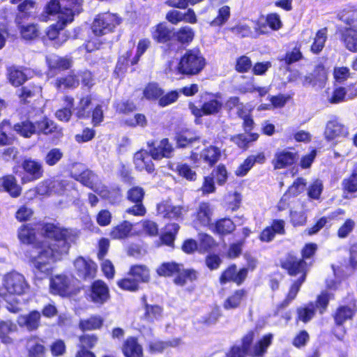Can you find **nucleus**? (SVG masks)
<instances>
[{"label": "nucleus", "instance_id": "obj_55", "mask_svg": "<svg viewBox=\"0 0 357 357\" xmlns=\"http://www.w3.org/2000/svg\"><path fill=\"white\" fill-rule=\"evenodd\" d=\"M303 59L301 52V45L297 43L291 50L287 51L284 56L279 57L278 60L283 62L286 66H289L291 64L298 62Z\"/></svg>", "mask_w": 357, "mask_h": 357}, {"label": "nucleus", "instance_id": "obj_36", "mask_svg": "<svg viewBox=\"0 0 357 357\" xmlns=\"http://www.w3.org/2000/svg\"><path fill=\"white\" fill-rule=\"evenodd\" d=\"M324 135L328 141H331L340 137H346L348 131L345 126L335 117L327 122Z\"/></svg>", "mask_w": 357, "mask_h": 357}, {"label": "nucleus", "instance_id": "obj_30", "mask_svg": "<svg viewBox=\"0 0 357 357\" xmlns=\"http://www.w3.org/2000/svg\"><path fill=\"white\" fill-rule=\"evenodd\" d=\"M36 135H50L54 138H59L63 136V129L46 116L36 121Z\"/></svg>", "mask_w": 357, "mask_h": 357}, {"label": "nucleus", "instance_id": "obj_2", "mask_svg": "<svg viewBox=\"0 0 357 357\" xmlns=\"http://www.w3.org/2000/svg\"><path fill=\"white\" fill-rule=\"evenodd\" d=\"M150 33L154 43L160 45L164 57H170L185 49L195 38V31L191 26L185 25L175 29L165 22H160L152 26Z\"/></svg>", "mask_w": 357, "mask_h": 357}, {"label": "nucleus", "instance_id": "obj_45", "mask_svg": "<svg viewBox=\"0 0 357 357\" xmlns=\"http://www.w3.org/2000/svg\"><path fill=\"white\" fill-rule=\"evenodd\" d=\"M79 79L77 74L71 72L56 79L54 86L57 90H73L78 87Z\"/></svg>", "mask_w": 357, "mask_h": 357}, {"label": "nucleus", "instance_id": "obj_10", "mask_svg": "<svg viewBox=\"0 0 357 357\" xmlns=\"http://www.w3.org/2000/svg\"><path fill=\"white\" fill-rule=\"evenodd\" d=\"M49 289L51 294L61 298H70L80 291V288L76 286L73 278L64 273L50 277Z\"/></svg>", "mask_w": 357, "mask_h": 357}, {"label": "nucleus", "instance_id": "obj_50", "mask_svg": "<svg viewBox=\"0 0 357 357\" xmlns=\"http://www.w3.org/2000/svg\"><path fill=\"white\" fill-rule=\"evenodd\" d=\"M132 55V50H128L121 55H119L117 58L116 66L114 70V73L117 77H123L128 70V68L132 60L131 56Z\"/></svg>", "mask_w": 357, "mask_h": 357}, {"label": "nucleus", "instance_id": "obj_32", "mask_svg": "<svg viewBox=\"0 0 357 357\" xmlns=\"http://www.w3.org/2000/svg\"><path fill=\"white\" fill-rule=\"evenodd\" d=\"M236 225L229 217L220 218L213 221L209 229L214 234L225 237L232 234L236 230Z\"/></svg>", "mask_w": 357, "mask_h": 357}, {"label": "nucleus", "instance_id": "obj_48", "mask_svg": "<svg viewBox=\"0 0 357 357\" xmlns=\"http://www.w3.org/2000/svg\"><path fill=\"white\" fill-rule=\"evenodd\" d=\"M200 156L209 167H213L221 157V151L218 146L210 145L202 149Z\"/></svg>", "mask_w": 357, "mask_h": 357}, {"label": "nucleus", "instance_id": "obj_1", "mask_svg": "<svg viewBox=\"0 0 357 357\" xmlns=\"http://www.w3.org/2000/svg\"><path fill=\"white\" fill-rule=\"evenodd\" d=\"M17 236L21 244L29 245L24 255L34 278L43 280L50 276L53 271L50 265L52 250L46 241L37 239L36 229L33 225L22 224L17 229Z\"/></svg>", "mask_w": 357, "mask_h": 357}, {"label": "nucleus", "instance_id": "obj_13", "mask_svg": "<svg viewBox=\"0 0 357 357\" xmlns=\"http://www.w3.org/2000/svg\"><path fill=\"white\" fill-rule=\"evenodd\" d=\"M2 287L5 289L6 294L22 296L26 293L29 286L22 274L12 271L4 275Z\"/></svg>", "mask_w": 357, "mask_h": 357}, {"label": "nucleus", "instance_id": "obj_18", "mask_svg": "<svg viewBox=\"0 0 357 357\" xmlns=\"http://www.w3.org/2000/svg\"><path fill=\"white\" fill-rule=\"evenodd\" d=\"M75 357H97L93 349L99 342V336L95 333H82L77 337Z\"/></svg>", "mask_w": 357, "mask_h": 357}, {"label": "nucleus", "instance_id": "obj_33", "mask_svg": "<svg viewBox=\"0 0 357 357\" xmlns=\"http://www.w3.org/2000/svg\"><path fill=\"white\" fill-rule=\"evenodd\" d=\"M27 68L22 66H10L7 68V79L14 87H20L28 80Z\"/></svg>", "mask_w": 357, "mask_h": 357}, {"label": "nucleus", "instance_id": "obj_40", "mask_svg": "<svg viewBox=\"0 0 357 357\" xmlns=\"http://www.w3.org/2000/svg\"><path fill=\"white\" fill-rule=\"evenodd\" d=\"M282 22L277 13H268L265 17V22H256V31L259 34H265L268 26L272 31H278L282 27Z\"/></svg>", "mask_w": 357, "mask_h": 357}, {"label": "nucleus", "instance_id": "obj_28", "mask_svg": "<svg viewBox=\"0 0 357 357\" xmlns=\"http://www.w3.org/2000/svg\"><path fill=\"white\" fill-rule=\"evenodd\" d=\"M0 192H4L12 198H17L22 193V188L17 183L16 175L8 174L0 177Z\"/></svg>", "mask_w": 357, "mask_h": 357}, {"label": "nucleus", "instance_id": "obj_59", "mask_svg": "<svg viewBox=\"0 0 357 357\" xmlns=\"http://www.w3.org/2000/svg\"><path fill=\"white\" fill-rule=\"evenodd\" d=\"M158 210L164 218L169 220L182 219L183 208L181 206L162 204L158 207Z\"/></svg>", "mask_w": 357, "mask_h": 357}, {"label": "nucleus", "instance_id": "obj_7", "mask_svg": "<svg viewBox=\"0 0 357 357\" xmlns=\"http://www.w3.org/2000/svg\"><path fill=\"white\" fill-rule=\"evenodd\" d=\"M337 19L347 26L339 29L340 40L345 48L351 52H357V15L350 10H342Z\"/></svg>", "mask_w": 357, "mask_h": 357}, {"label": "nucleus", "instance_id": "obj_3", "mask_svg": "<svg viewBox=\"0 0 357 357\" xmlns=\"http://www.w3.org/2000/svg\"><path fill=\"white\" fill-rule=\"evenodd\" d=\"M40 226L43 236L53 242L52 244L47 242L52 250L50 258V265L52 266V261L56 255L68 252L75 234L72 229L61 227L59 223L43 222Z\"/></svg>", "mask_w": 357, "mask_h": 357}, {"label": "nucleus", "instance_id": "obj_39", "mask_svg": "<svg viewBox=\"0 0 357 357\" xmlns=\"http://www.w3.org/2000/svg\"><path fill=\"white\" fill-rule=\"evenodd\" d=\"M248 290L245 288H238L234 290L223 301L222 306L226 310L238 308L248 296Z\"/></svg>", "mask_w": 357, "mask_h": 357}, {"label": "nucleus", "instance_id": "obj_23", "mask_svg": "<svg viewBox=\"0 0 357 357\" xmlns=\"http://www.w3.org/2000/svg\"><path fill=\"white\" fill-rule=\"evenodd\" d=\"M285 222L282 219H274L271 225L264 227L259 233L258 238L262 243H270L274 240L276 235H284Z\"/></svg>", "mask_w": 357, "mask_h": 357}, {"label": "nucleus", "instance_id": "obj_54", "mask_svg": "<svg viewBox=\"0 0 357 357\" xmlns=\"http://www.w3.org/2000/svg\"><path fill=\"white\" fill-rule=\"evenodd\" d=\"M164 93V89L155 82L147 83L143 89V98L149 101H156Z\"/></svg>", "mask_w": 357, "mask_h": 357}, {"label": "nucleus", "instance_id": "obj_15", "mask_svg": "<svg viewBox=\"0 0 357 357\" xmlns=\"http://www.w3.org/2000/svg\"><path fill=\"white\" fill-rule=\"evenodd\" d=\"M144 196L145 190L142 187L135 185L129 188L126 192V199L134 205L128 208L126 212L135 216H144L146 213L143 204Z\"/></svg>", "mask_w": 357, "mask_h": 357}, {"label": "nucleus", "instance_id": "obj_17", "mask_svg": "<svg viewBox=\"0 0 357 357\" xmlns=\"http://www.w3.org/2000/svg\"><path fill=\"white\" fill-rule=\"evenodd\" d=\"M73 265L75 273L81 281H89L96 276L97 264L89 258L79 256L74 260Z\"/></svg>", "mask_w": 357, "mask_h": 357}, {"label": "nucleus", "instance_id": "obj_47", "mask_svg": "<svg viewBox=\"0 0 357 357\" xmlns=\"http://www.w3.org/2000/svg\"><path fill=\"white\" fill-rule=\"evenodd\" d=\"M133 225L128 220H123L117 225L113 227L109 232L112 239L121 240L127 238L131 233Z\"/></svg>", "mask_w": 357, "mask_h": 357}, {"label": "nucleus", "instance_id": "obj_61", "mask_svg": "<svg viewBox=\"0 0 357 357\" xmlns=\"http://www.w3.org/2000/svg\"><path fill=\"white\" fill-rule=\"evenodd\" d=\"M198 139L192 136L188 130H181L176 132L174 141L177 148H185Z\"/></svg>", "mask_w": 357, "mask_h": 357}, {"label": "nucleus", "instance_id": "obj_46", "mask_svg": "<svg viewBox=\"0 0 357 357\" xmlns=\"http://www.w3.org/2000/svg\"><path fill=\"white\" fill-rule=\"evenodd\" d=\"M341 187L345 195H353L357 192V162L354 165L349 175L342 180Z\"/></svg>", "mask_w": 357, "mask_h": 357}, {"label": "nucleus", "instance_id": "obj_49", "mask_svg": "<svg viewBox=\"0 0 357 357\" xmlns=\"http://www.w3.org/2000/svg\"><path fill=\"white\" fill-rule=\"evenodd\" d=\"M316 315L312 301L296 308V322L309 323Z\"/></svg>", "mask_w": 357, "mask_h": 357}, {"label": "nucleus", "instance_id": "obj_52", "mask_svg": "<svg viewBox=\"0 0 357 357\" xmlns=\"http://www.w3.org/2000/svg\"><path fill=\"white\" fill-rule=\"evenodd\" d=\"M12 130L13 127L9 119H4L0 122V147L13 144L15 138L11 135Z\"/></svg>", "mask_w": 357, "mask_h": 357}, {"label": "nucleus", "instance_id": "obj_64", "mask_svg": "<svg viewBox=\"0 0 357 357\" xmlns=\"http://www.w3.org/2000/svg\"><path fill=\"white\" fill-rule=\"evenodd\" d=\"M230 16V7L227 5L223 6L218 9L216 17L210 22L209 24L213 27H221L229 20Z\"/></svg>", "mask_w": 357, "mask_h": 357}, {"label": "nucleus", "instance_id": "obj_56", "mask_svg": "<svg viewBox=\"0 0 357 357\" xmlns=\"http://www.w3.org/2000/svg\"><path fill=\"white\" fill-rule=\"evenodd\" d=\"M198 245L201 252H210L218 246L215 239L205 232L198 233Z\"/></svg>", "mask_w": 357, "mask_h": 357}, {"label": "nucleus", "instance_id": "obj_24", "mask_svg": "<svg viewBox=\"0 0 357 357\" xmlns=\"http://www.w3.org/2000/svg\"><path fill=\"white\" fill-rule=\"evenodd\" d=\"M89 297L92 302L102 305L110 298L109 289L107 284L101 280H94L89 287Z\"/></svg>", "mask_w": 357, "mask_h": 357}, {"label": "nucleus", "instance_id": "obj_34", "mask_svg": "<svg viewBox=\"0 0 357 357\" xmlns=\"http://www.w3.org/2000/svg\"><path fill=\"white\" fill-rule=\"evenodd\" d=\"M41 91L42 88L35 82H29L26 85L23 84L17 93L20 104L22 105H29L31 100L40 93Z\"/></svg>", "mask_w": 357, "mask_h": 357}, {"label": "nucleus", "instance_id": "obj_21", "mask_svg": "<svg viewBox=\"0 0 357 357\" xmlns=\"http://www.w3.org/2000/svg\"><path fill=\"white\" fill-rule=\"evenodd\" d=\"M246 279L241 268H238L235 263L229 264L220 273L218 282L221 285L234 283L239 287L244 284Z\"/></svg>", "mask_w": 357, "mask_h": 357}, {"label": "nucleus", "instance_id": "obj_16", "mask_svg": "<svg viewBox=\"0 0 357 357\" xmlns=\"http://www.w3.org/2000/svg\"><path fill=\"white\" fill-rule=\"evenodd\" d=\"M298 160V152L294 147H287L275 152L272 165L274 169H288L294 167Z\"/></svg>", "mask_w": 357, "mask_h": 357}, {"label": "nucleus", "instance_id": "obj_26", "mask_svg": "<svg viewBox=\"0 0 357 357\" xmlns=\"http://www.w3.org/2000/svg\"><path fill=\"white\" fill-rule=\"evenodd\" d=\"M94 191L101 197L111 205L119 204L123 199L121 188L116 184L110 185H102L99 189Z\"/></svg>", "mask_w": 357, "mask_h": 357}, {"label": "nucleus", "instance_id": "obj_43", "mask_svg": "<svg viewBox=\"0 0 357 357\" xmlns=\"http://www.w3.org/2000/svg\"><path fill=\"white\" fill-rule=\"evenodd\" d=\"M128 275L132 277L139 285L140 283H148L151 280L150 270L144 264L132 265Z\"/></svg>", "mask_w": 357, "mask_h": 357}, {"label": "nucleus", "instance_id": "obj_51", "mask_svg": "<svg viewBox=\"0 0 357 357\" xmlns=\"http://www.w3.org/2000/svg\"><path fill=\"white\" fill-rule=\"evenodd\" d=\"M92 96L90 94L82 96L75 108V116L77 119H88L90 118L89 107L92 103Z\"/></svg>", "mask_w": 357, "mask_h": 357}, {"label": "nucleus", "instance_id": "obj_25", "mask_svg": "<svg viewBox=\"0 0 357 357\" xmlns=\"http://www.w3.org/2000/svg\"><path fill=\"white\" fill-rule=\"evenodd\" d=\"M27 357H46L47 349L44 338L33 335L26 338Z\"/></svg>", "mask_w": 357, "mask_h": 357}, {"label": "nucleus", "instance_id": "obj_63", "mask_svg": "<svg viewBox=\"0 0 357 357\" xmlns=\"http://www.w3.org/2000/svg\"><path fill=\"white\" fill-rule=\"evenodd\" d=\"M174 172L176 174L188 181H195L197 178V172L188 163H178Z\"/></svg>", "mask_w": 357, "mask_h": 357}, {"label": "nucleus", "instance_id": "obj_11", "mask_svg": "<svg viewBox=\"0 0 357 357\" xmlns=\"http://www.w3.org/2000/svg\"><path fill=\"white\" fill-rule=\"evenodd\" d=\"M121 21V18L117 14L110 12L99 13L93 22L92 32L98 37L113 33Z\"/></svg>", "mask_w": 357, "mask_h": 357}, {"label": "nucleus", "instance_id": "obj_37", "mask_svg": "<svg viewBox=\"0 0 357 357\" xmlns=\"http://www.w3.org/2000/svg\"><path fill=\"white\" fill-rule=\"evenodd\" d=\"M41 314L39 311L33 310L26 314L20 315L17 322L20 327L26 328L29 331H35L40 326Z\"/></svg>", "mask_w": 357, "mask_h": 357}, {"label": "nucleus", "instance_id": "obj_19", "mask_svg": "<svg viewBox=\"0 0 357 357\" xmlns=\"http://www.w3.org/2000/svg\"><path fill=\"white\" fill-rule=\"evenodd\" d=\"M357 314V301L353 298L348 305H340L334 310L332 317L337 327L343 326L349 321H352Z\"/></svg>", "mask_w": 357, "mask_h": 357}, {"label": "nucleus", "instance_id": "obj_38", "mask_svg": "<svg viewBox=\"0 0 357 357\" xmlns=\"http://www.w3.org/2000/svg\"><path fill=\"white\" fill-rule=\"evenodd\" d=\"M37 3L35 0H23L17 3L15 21L21 23L35 15Z\"/></svg>", "mask_w": 357, "mask_h": 357}, {"label": "nucleus", "instance_id": "obj_14", "mask_svg": "<svg viewBox=\"0 0 357 357\" xmlns=\"http://www.w3.org/2000/svg\"><path fill=\"white\" fill-rule=\"evenodd\" d=\"M214 208L209 202H201L192 214V225L195 228L209 229L213 222Z\"/></svg>", "mask_w": 357, "mask_h": 357}, {"label": "nucleus", "instance_id": "obj_41", "mask_svg": "<svg viewBox=\"0 0 357 357\" xmlns=\"http://www.w3.org/2000/svg\"><path fill=\"white\" fill-rule=\"evenodd\" d=\"M17 331V326L13 321L0 320V342L6 346L15 344V340L10 335Z\"/></svg>", "mask_w": 357, "mask_h": 357}, {"label": "nucleus", "instance_id": "obj_20", "mask_svg": "<svg viewBox=\"0 0 357 357\" xmlns=\"http://www.w3.org/2000/svg\"><path fill=\"white\" fill-rule=\"evenodd\" d=\"M146 146L151 158L155 160L171 158L174 150L168 138L162 139L158 144L153 139L148 141Z\"/></svg>", "mask_w": 357, "mask_h": 357}, {"label": "nucleus", "instance_id": "obj_9", "mask_svg": "<svg viewBox=\"0 0 357 357\" xmlns=\"http://www.w3.org/2000/svg\"><path fill=\"white\" fill-rule=\"evenodd\" d=\"M43 163L31 158H26L21 162L20 165L13 167V173L20 179L21 184L35 182L44 176Z\"/></svg>", "mask_w": 357, "mask_h": 357}, {"label": "nucleus", "instance_id": "obj_12", "mask_svg": "<svg viewBox=\"0 0 357 357\" xmlns=\"http://www.w3.org/2000/svg\"><path fill=\"white\" fill-rule=\"evenodd\" d=\"M206 95L208 96V98H206L202 102L200 107L195 105L193 102L189 103L190 112L195 117L196 120L204 116L216 115L222 109V102L216 98L215 94L206 93Z\"/></svg>", "mask_w": 357, "mask_h": 357}, {"label": "nucleus", "instance_id": "obj_31", "mask_svg": "<svg viewBox=\"0 0 357 357\" xmlns=\"http://www.w3.org/2000/svg\"><path fill=\"white\" fill-rule=\"evenodd\" d=\"M120 349L124 357H144L143 347L136 336L127 337Z\"/></svg>", "mask_w": 357, "mask_h": 357}, {"label": "nucleus", "instance_id": "obj_44", "mask_svg": "<svg viewBox=\"0 0 357 357\" xmlns=\"http://www.w3.org/2000/svg\"><path fill=\"white\" fill-rule=\"evenodd\" d=\"M63 22L58 18L57 22L48 26L45 31L46 37L53 42V45L56 48L60 47L65 42L66 39L60 38V31H62L66 25H63Z\"/></svg>", "mask_w": 357, "mask_h": 357}, {"label": "nucleus", "instance_id": "obj_5", "mask_svg": "<svg viewBox=\"0 0 357 357\" xmlns=\"http://www.w3.org/2000/svg\"><path fill=\"white\" fill-rule=\"evenodd\" d=\"M280 266L289 276L299 275L291 282L289 288L300 291L309 271L307 262H304L303 259L298 257L295 251L291 250L280 259Z\"/></svg>", "mask_w": 357, "mask_h": 357}, {"label": "nucleus", "instance_id": "obj_42", "mask_svg": "<svg viewBox=\"0 0 357 357\" xmlns=\"http://www.w3.org/2000/svg\"><path fill=\"white\" fill-rule=\"evenodd\" d=\"M144 310L142 319L147 323L153 324L162 317L163 307L159 305H151L146 302L144 297Z\"/></svg>", "mask_w": 357, "mask_h": 357}, {"label": "nucleus", "instance_id": "obj_57", "mask_svg": "<svg viewBox=\"0 0 357 357\" xmlns=\"http://www.w3.org/2000/svg\"><path fill=\"white\" fill-rule=\"evenodd\" d=\"M328 29L326 27L319 29L314 38L313 42L310 45V51L314 54H319L325 47L327 40Z\"/></svg>", "mask_w": 357, "mask_h": 357}, {"label": "nucleus", "instance_id": "obj_27", "mask_svg": "<svg viewBox=\"0 0 357 357\" xmlns=\"http://www.w3.org/2000/svg\"><path fill=\"white\" fill-rule=\"evenodd\" d=\"M149 150L139 149L133 155V164L137 172L146 171L148 174H153L155 169V165L150 158Z\"/></svg>", "mask_w": 357, "mask_h": 357}, {"label": "nucleus", "instance_id": "obj_22", "mask_svg": "<svg viewBox=\"0 0 357 357\" xmlns=\"http://www.w3.org/2000/svg\"><path fill=\"white\" fill-rule=\"evenodd\" d=\"M298 292L299 291L289 288L284 298L278 303L273 310L272 316L289 322L291 319V312L287 310V308L296 298Z\"/></svg>", "mask_w": 357, "mask_h": 357}, {"label": "nucleus", "instance_id": "obj_35", "mask_svg": "<svg viewBox=\"0 0 357 357\" xmlns=\"http://www.w3.org/2000/svg\"><path fill=\"white\" fill-rule=\"evenodd\" d=\"M328 79L327 70L322 63L315 66L312 72L305 77V82L313 86L324 87Z\"/></svg>", "mask_w": 357, "mask_h": 357}, {"label": "nucleus", "instance_id": "obj_58", "mask_svg": "<svg viewBox=\"0 0 357 357\" xmlns=\"http://www.w3.org/2000/svg\"><path fill=\"white\" fill-rule=\"evenodd\" d=\"M102 325L103 319L97 315L81 319L78 324L79 328L83 332L98 330L102 328Z\"/></svg>", "mask_w": 357, "mask_h": 357}, {"label": "nucleus", "instance_id": "obj_8", "mask_svg": "<svg viewBox=\"0 0 357 357\" xmlns=\"http://www.w3.org/2000/svg\"><path fill=\"white\" fill-rule=\"evenodd\" d=\"M82 2V0H50L45 10L49 15H58L63 25H67L74 20L75 13L78 12Z\"/></svg>", "mask_w": 357, "mask_h": 357}, {"label": "nucleus", "instance_id": "obj_62", "mask_svg": "<svg viewBox=\"0 0 357 357\" xmlns=\"http://www.w3.org/2000/svg\"><path fill=\"white\" fill-rule=\"evenodd\" d=\"M331 299V294L326 291H322L319 295H317L315 301H312L314 310L318 311L319 314H324L329 305L330 300Z\"/></svg>", "mask_w": 357, "mask_h": 357}, {"label": "nucleus", "instance_id": "obj_4", "mask_svg": "<svg viewBox=\"0 0 357 357\" xmlns=\"http://www.w3.org/2000/svg\"><path fill=\"white\" fill-rule=\"evenodd\" d=\"M206 66V58L199 47L187 49L179 57L174 73L181 78L191 77L200 74Z\"/></svg>", "mask_w": 357, "mask_h": 357}, {"label": "nucleus", "instance_id": "obj_29", "mask_svg": "<svg viewBox=\"0 0 357 357\" xmlns=\"http://www.w3.org/2000/svg\"><path fill=\"white\" fill-rule=\"evenodd\" d=\"M13 127V130L24 138H30L37 133L36 121L33 122L31 120L29 112L21 115L20 121L15 123Z\"/></svg>", "mask_w": 357, "mask_h": 357}, {"label": "nucleus", "instance_id": "obj_53", "mask_svg": "<svg viewBox=\"0 0 357 357\" xmlns=\"http://www.w3.org/2000/svg\"><path fill=\"white\" fill-rule=\"evenodd\" d=\"M180 226L177 223H168L165 227V231L160 235L162 244L173 247L176 236L179 231Z\"/></svg>", "mask_w": 357, "mask_h": 357}, {"label": "nucleus", "instance_id": "obj_6", "mask_svg": "<svg viewBox=\"0 0 357 357\" xmlns=\"http://www.w3.org/2000/svg\"><path fill=\"white\" fill-rule=\"evenodd\" d=\"M155 272L160 277L175 276L173 282L179 287H183L188 282L192 283L197 281L199 276V273L194 268L184 269L183 264L174 261L161 263L157 267Z\"/></svg>", "mask_w": 357, "mask_h": 357}, {"label": "nucleus", "instance_id": "obj_60", "mask_svg": "<svg viewBox=\"0 0 357 357\" xmlns=\"http://www.w3.org/2000/svg\"><path fill=\"white\" fill-rule=\"evenodd\" d=\"M317 251L318 245L314 242L307 243L302 247L301 250V258L303 259L304 262H307V260H310V262L307 263L308 268L314 263Z\"/></svg>", "mask_w": 357, "mask_h": 357}]
</instances>
